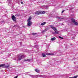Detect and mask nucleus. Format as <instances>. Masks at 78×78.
Wrapping results in <instances>:
<instances>
[{
	"label": "nucleus",
	"instance_id": "obj_1",
	"mask_svg": "<svg viewBox=\"0 0 78 78\" xmlns=\"http://www.w3.org/2000/svg\"><path fill=\"white\" fill-rule=\"evenodd\" d=\"M50 27V28H52L55 31V32H53L52 34H55V33H56V34H58V30H57L56 27L53 26L52 25H51Z\"/></svg>",
	"mask_w": 78,
	"mask_h": 78
},
{
	"label": "nucleus",
	"instance_id": "obj_2",
	"mask_svg": "<svg viewBox=\"0 0 78 78\" xmlns=\"http://www.w3.org/2000/svg\"><path fill=\"white\" fill-rule=\"evenodd\" d=\"M45 11H37L35 13L36 14H45Z\"/></svg>",
	"mask_w": 78,
	"mask_h": 78
},
{
	"label": "nucleus",
	"instance_id": "obj_3",
	"mask_svg": "<svg viewBox=\"0 0 78 78\" xmlns=\"http://www.w3.org/2000/svg\"><path fill=\"white\" fill-rule=\"evenodd\" d=\"M71 21L73 23H74L76 25H78V23L77 22H76L75 20L73 18H72L71 19Z\"/></svg>",
	"mask_w": 78,
	"mask_h": 78
},
{
	"label": "nucleus",
	"instance_id": "obj_4",
	"mask_svg": "<svg viewBox=\"0 0 78 78\" xmlns=\"http://www.w3.org/2000/svg\"><path fill=\"white\" fill-rule=\"evenodd\" d=\"M32 24V22L31 21H28V23L27 24V27H30Z\"/></svg>",
	"mask_w": 78,
	"mask_h": 78
},
{
	"label": "nucleus",
	"instance_id": "obj_5",
	"mask_svg": "<svg viewBox=\"0 0 78 78\" xmlns=\"http://www.w3.org/2000/svg\"><path fill=\"white\" fill-rule=\"evenodd\" d=\"M12 18L13 21L14 22H16V17H15V16H14L13 15L12 16Z\"/></svg>",
	"mask_w": 78,
	"mask_h": 78
},
{
	"label": "nucleus",
	"instance_id": "obj_6",
	"mask_svg": "<svg viewBox=\"0 0 78 78\" xmlns=\"http://www.w3.org/2000/svg\"><path fill=\"white\" fill-rule=\"evenodd\" d=\"M18 59L19 60H21V59H22V56L21 55H19L18 56Z\"/></svg>",
	"mask_w": 78,
	"mask_h": 78
},
{
	"label": "nucleus",
	"instance_id": "obj_7",
	"mask_svg": "<svg viewBox=\"0 0 78 78\" xmlns=\"http://www.w3.org/2000/svg\"><path fill=\"white\" fill-rule=\"evenodd\" d=\"M42 76L39 75H37L35 76V78H38L39 77H42Z\"/></svg>",
	"mask_w": 78,
	"mask_h": 78
},
{
	"label": "nucleus",
	"instance_id": "obj_8",
	"mask_svg": "<svg viewBox=\"0 0 78 78\" xmlns=\"http://www.w3.org/2000/svg\"><path fill=\"white\" fill-rule=\"evenodd\" d=\"M35 71L36 72H37V73H39V72H40V70L38 69H35Z\"/></svg>",
	"mask_w": 78,
	"mask_h": 78
},
{
	"label": "nucleus",
	"instance_id": "obj_9",
	"mask_svg": "<svg viewBox=\"0 0 78 78\" xmlns=\"http://www.w3.org/2000/svg\"><path fill=\"white\" fill-rule=\"evenodd\" d=\"M56 18H57V19H64V18H61L58 16H57Z\"/></svg>",
	"mask_w": 78,
	"mask_h": 78
},
{
	"label": "nucleus",
	"instance_id": "obj_10",
	"mask_svg": "<svg viewBox=\"0 0 78 78\" xmlns=\"http://www.w3.org/2000/svg\"><path fill=\"white\" fill-rule=\"evenodd\" d=\"M30 59H26L24 60V61H30Z\"/></svg>",
	"mask_w": 78,
	"mask_h": 78
},
{
	"label": "nucleus",
	"instance_id": "obj_11",
	"mask_svg": "<svg viewBox=\"0 0 78 78\" xmlns=\"http://www.w3.org/2000/svg\"><path fill=\"white\" fill-rule=\"evenodd\" d=\"M46 23V22H44V23H42L41 24V25H42V26H43V25H44Z\"/></svg>",
	"mask_w": 78,
	"mask_h": 78
},
{
	"label": "nucleus",
	"instance_id": "obj_12",
	"mask_svg": "<svg viewBox=\"0 0 78 78\" xmlns=\"http://www.w3.org/2000/svg\"><path fill=\"white\" fill-rule=\"evenodd\" d=\"M56 40V38L54 37L53 38H52L51 39V41H55V40Z\"/></svg>",
	"mask_w": 78,
	"mask_h": 78
},
{
	"label": "nucleus",
	"instance_id": "obj_13",
	"mask_svg": "<svg viewBox=\"0 0 78 78\" xmlns=\"http://www.w3.org/2000/svg\"><path fill=\"white\" fill-rule=\"evenodd\" d=\"M5 64H2L0 65V68L2 67H4V66H5Z\"/></svg>",
	"mask_w": 78,
	"mask_h": 78
},
{
	"label": "nucleus",
	"instance_id": "obj_14",
	"mask_svg": "<svg viewBox=\"0 0 78 78\" xmlns=\"http://www.w3.org/2000/svg\"><path fill=\"white\" fill-rule=\"evenodd\" d=\"M31 17H30L28 20H27V22H31L30 20H31Z\"/></svg>",
	"mask_w": 78,
	"mask_h": 78
},
{
	"label": "nucleus",
	"instance_id": "obj_15",
	"mask_svg": "<svg viewBox=\"0 0 78 78\" xmlns=\"http://www.w3.org/2000/svg\"><path fill=\"white\" fill-rule=\"evenodd\" d=\"M44 8H45V9H48V6H46V5H45L44 6Z\"/></svg>",
	"mask_w": 78,
	"mask_h": 78
},
{
	"label": "nucleus",
	"instance_id": "obj_16",
	"mask_svg": "<svg viewBox=\"0 0 78 78\" xmlns=\"http://www.w3.org/2000/svg\"><path fill=\"white\" fill-rule=\"evenodd\" d=\"M21 55L22 56V58H25V55L24 54H23V55Z\"/></svg>",
	"mask_w": 78,
	"mask_h": 78
},
{
	"label": "nucleus",
	"instance_id": "obj_17",
	"mask_svg": "<svg viewBox=\"0 0 78 78\" xmlns=\"http://www.w3.org/2000/svg\"><path fill=\"white\" fill-rule=\"evenodd\" d=\"M5 68L6 69H8V68H9V65H7L5 66Z\"/></svg>",
	"mask_w": 78,
	"mask_h": 78
},
{
	"label": "nucleus",
	"instance_id": "obj_18",
	"mask_svg": "<svg viewBox=\"0 0 78 78\" xmlns=\"http://www.w3.org/2000/svg\"><path fill=\"white\" fill-rule=\"evenodd\" d=\"M47 31V29H45V30H43L42 33H45V32L46 31Z\"/></svg>",
	"mask_w": 78,
	"mask_h": 78
},
{
	"label": "nucleus",
	"instance_id": "obj_19",
	"mask_svg": "<svg viewBox=\"0 0 78 78\" xmlns=\"http://www.w3.org/2000/svg\"><path fill=\"white\" fill-rule=\"evenodd\" d=\"M42 55L43 57H45L46 56V55H45V54H42Z\"/></svg>",
	"mask_w": 78,
	"mask_h": 78
},
{
	"label": "nucleus",
	"instance_id": "obj_20",
	"mask_svg": "<svg viewBox=\"0 0 78 78\" xmlns=\"http://www.w3.org/2000/svg\"><path fill=\"white\" fill-rule=\"evenodd\" d=\"M47 55H51L53 54L48 53L46 54Z\"/></svg>",
	"mask_w": 78,
	"mask_h": 78
},
{
	"label": "nucleus",
	"instance_id": "obj_21",
	"mask_svg": "<svg viewBox=\"0 0 78 78\" xmlns=\"http://www.w3.org/2000/svg\"><path fill=\"white\" fill-rule=\"evenodd\" d=\"M58 37L59 38H60V39H63V37H61V36H59Z\"/></svg>",
	"mask_w": 78,
	"mask_h": 78
},
{
	"label": "nucleus",
	"instance_id": "obj_22",
	"mask_svg": "<svg viewBox=\"0 0 78 78\" xmlns=\"http://www.w3.org/2000/svg\"><path fill=\"white\" fill-rule=\"evenodd\" d=\"M32 34L33 35H35L36 34V33H32Z\"/></svg>",
	"mask_w": 78,
	"mask_h": 78
},
{
	"label": "nucleus",
	"instance_id": "obj_23",
	"mask_svg": "<svg viewBox=\"0 0 78 78\" xmlns=\"http://www.w3.org/2000/svg\"><path fill=\"white\" fill-rule=\"evenodd\" d=\"M13 28L14 27H17V25H15L14 26H13Z\"/></svg>",
	"mask_w": 78,
	"mask_h": 78
},
{
	"label": "nucleus",
	"instance_id": "obj_24",
	"mask_svg": "<svg viewBox=\"0 0 78 78\" xmlns=\"http://www.w3.org/2000/svg\"><path fill=\"white\" fill-rule=\"evenodd\" d=\"M17 77H18V76H16L14 78H17Z\"/></svg>",
	"mask_w": 78,
	"mask_h": 78
},
{
	"label": "nucleus",
	"instance_id": "obj_25",
	"mask_svg": "<svg viewBox=\"0 0 78 78\" xmlns=\"http://www.w3.org/2000/svg\"><path fill=\"white\" fill-rule=\"evenodd\" d=\"M64 11H65V10H63L62 12V13H63V12H64Z\"/></svg>",
	"mask_w": 78,
	"mask_h": 78
},
{
	"label": "nucleus",
	"instance_id": "obj_26",
	"mask_svg": "<svg viewBox=\"0 0 78 78\" xmlns=\"http://www.w3.org/2000/svg\"><path fill=\"white\" fill-rule=\"evenodd\" d=\"M21 3L22 4H23V2H21Z\"/></svg>",
	"mask_w": 78,
	"mask_h": 78
},
{
	"label": "nucleus",
	"instance_id": "obj_27",
	"mask_svg": "<svg viewBox=\"0 0 78 78\" xmlns=\"http://www.w3.org/2000/svg\"><path fill=\"white\" fill-rule=\"evenodd\" d=\"M45 76H43V77H44V78L45 77Z\"/></svg>",
	"mask_w": 78,
	"mask_h": 78
},
{
	"label": "nucleus",
	"instance_id": "obj_28",
	"mask_svg": "<svg viewBox=\"0 0 78 78\" xmlns=\"http://www.w3.org/2000/svg\"><path fill=\"white\" fill-rule=\"evenodd\" d=\"M35 47H36V46H35Z\"/></svg>",
	"mask_w": 78,
	"mask_h": 78
},
{
	"label": "nucleus",
	"instance_id": "obj_29",
	"mask_svg": "<svg viewBox=\"0 0 78 78\" xmlns=\"http://www.w3.org/2000/svg\"><path fill=\"white\" fill-rule=\"evenodd\" d=\"M30 76H31V75H30Z\"/></svg>",
	"mask_w": 78,
	"mask_h": 78
}]
</instances>
